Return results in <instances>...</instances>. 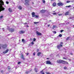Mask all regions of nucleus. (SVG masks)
<instances>
[{"mask_svg": "<svg viewBox=\"0 0 74 74\" xmlns=\"http://www.w3.org/2000/svg\"><path fill=\"white\" fill-rule=\"evenodd\" d=\"M36 18H38V16L37 15H36Z\"/></svg>", "mask_w": 74, "mask_h": 74, "instance_id": "45", "label": "nucleus"}, {"mask_svg": "<svg viewBox=\"0 0 74 74\" xmlns=\"http://www.w3.org/2000/svg\"><path fill=\"white\" fill-rule=\"evenodd\" d=\"M53 0H51L52 1H53Z\"/></svg>", "mask_w": 74, "mask_h": 74, "instance_id": "63", "label": "nucleus"}, {"mask_svg": "<svg viewBox=\"0 0 74 74\" xmlns=\"http://www.w3.org/2000/svg\"><path fill=\"white\" fill-rule=\"evenodd\" d=\"M21 64V62H18V64Z\"/></svg>", "mask_w": 74, "mask_h": 74, "instance_id": "37", "label": "nucleus"}, {"mask_svg": "<svg viewBox=\"0 0 74 74\" xmlns=\"http://www.w3.org/2000/svg\"><path fill=\"white\" fill-rule=\"evenodd\" d=\"M45 12V10H40V12L41 13H44Z\"/></svg>", "mask_w": 74, "mask_h": 74, "instance_id": "12", "label": "nucleus"}, {"mask_svg": "<svg viewBox=\"0 0 74 74\" xmlns=\"http://www.w3.org/2000/svg\"><path fill=\"white\" fill-rule=\"evenodd\" d=\"M62 47V45H60L57 46V47L59 49H60V48Z\"/></svg>", "mask_w": 74, "mask_h": 74, "instance_id": "7", "label": "nucleus"}, {"mask_svg": "<svg viewBox=\"0 0 74 74\" xmlns=\"http://www.w3.org/2000/svg\"><path fill=\"white\" fill-rule=\"evenodd\" d=\"M29 54V53H27V55H28Z\"/></svg>", "mask_w": 74, "mask_h": 74, "instance_id": "48", "label": "nucleus"}, {"mask_svg": "<svg viewBox=\"0 0 74 74\" xmlns=\"http://www.w3.org/2000/svg\"><path fill=\"white\" fill-rule=\"evenodd\" d=\"M59 36L60 37H62V35L61 34H60L59 35Z\"/></svg>", "mask_w": 74, "mask_h": 74, "instance_id": "30", "label": "nucleus"}, {"mask_svg": "<svg viewBox=\"0 0 74 74\" xmlns=\"http://www.w3.org/2000/svg\"><path fill=\"white\" fill-rule=\"evenodd\" d=\"M70 2H74V1H70Z\"/></svg>", "mask_w": 74, "mask_h": 74, "instance_id": "59", "label": "nucleus"}, {"mask_svg": "<svg viewBox=\"0 0 74 74\" xmlns=\"http://www.w3.org/2000/svg\"><path fill=\"white\" fill-rule=\"evenodd\" d=\"M24 24L25 26V27H26L27 26V23H24Z\"/></svg>", "mask_w": 74, "mask_h": 74, "instance_id": "27", "label": "nucleus"}, {"mask_svg": "<svg viewBox=\"0 0 74 74\" xmlns=\"http://www.w3.org/2000/svg\"><path fill=\"white\" fill-rule=\"evenodd\" d=\"M63 59H67V58H63Z\"/></svg>", "mask_w": 74, "mask_h": 74, "instance_id": "52", "label": "nucleus"}, {"mask_svg": "<svg viewBox=\"0 0 74 74\" xmlns=\"http://www.w3.org/2000/svg\"><path fill=\"white\" fill-rule=\"evenodd\" d=\"M70 1H66L67 3H70Z\"/></svg>", "mask_w": 74, "mask_h": 74, "instance_id": "31", "label": "nucleus"}, {"mask_svg": "<svg viewBox=\"0 0 74 74\" xmlns=\"http://www.w3.org/2000/svg\"><path fill=\"white\" fill-rule=\"evenodd\" d=\"M32 4H34V2H32Z\"/></svg>", "mask_w": 74, "mask_h": 74, "instance_id": "58", "label": "nucleus"}, {"mask_svg": "<svg viewBox=\"0 0 74 74\" xmlns=\"http://www.w3.org/2000/svg\"><path fill=\"white\" fill-rule=\"evenodd\" d=\"M25 5H29V0H25Z\"/></svg>", "mask_w": 74, "mask_h": 74, "instance_id": "5", "label": "nucleus"}, {"mask_svg": "<svg viewBox=\"0 0 74 74\" xmlns=\"http://www.w3.org/2000/svg\"><path fill=\"white\" fill-rule=\"evenodd\" d=\"M4 5V2L2 0H0V12L2 10H4L5 8H3L2 5Z\"/></svg>", "mask_w": 74, "mask_h": 74, "instance_id": "1", "label": "nucleus"}, {"mask_svg": "<svg viewBox=\"0 0 74 74\" xmlns=\"http://www.w3.org/2000/svg\"><path fill=\"white\" fill-rule=\"evenodd\" d=\"M64 69H67V67L66 66H65L64 68Z\"/></svg>", "mask_w": 74, "mask_h": 74, "instance_id": "41", "label": "nucleus"}, {"mask_svg": "<svg viewBox=\"0 0 74 74\" xmlns=\"http://www.w3.org/2000/svg\"><path fill=\"white\" fill-rule=\"evenodd\" d=\"M36 39L35 38H34L33 39V41H36Z\"/></svg>", "mask_w": 74, "mask_h": 74, "instance_id": "34", "label": "nucleus"}, {"mask_svg": "<svg viewBox=\"0 0 74 74\" xmlns=\"http://www.w3.org/2000/svg\"><path fill=\"white\" fill-rule=\"evenodd\" d=\"M36 33L38 35V36H41L42 35V34H41V33L38 32V31H36Z\"/></svg>", "mask_w": 74, "mask_h": 74, "instance_id": "9", "label": "nucleus"}, {"mask_svg": "<svg viewBox=\"0 0 74 74\" xmlns=\"http://www.w3.org/2000/svg\"><path fill=\"white\" fill-rule=\"evenodd\" d=\"M6 3L7 4H8L9 3V2L8 1H6Z\"/></svg>", "mask_w": 74, "mask_h": 74, "instance_id": "38", "label": "nucleus"}, {"mask_svg": "<svg viewBox=\"0 0 74 74\" xmlns=\"http://www.w3.org/2000/svg\"><path fill=\"white\" fill-rule=\"evenodd\" d=\"M65 7L66 8H67V7H68V6H66Z\"/></svg>", "mask_w": 74, "mask_h": 74, "instance_id": "55", "label": "nucleus"}, {"mask_svg": "<svg viewBox=\"0 0 74 74\" xmlns=\"http://www.w3.org/2000/svg\"><path fill=\"white\" fill-rule=\"evenodd\" d=\"M47 59H48V58H47Z\"/></svg>", "mask_w": 74, "mask_h": 74, "instance_id": "62", "label": "nucleus"}, {"mask_svg": "<svg viewBox=\"0 0 74 74\" xmlns=\"http://www.w3.org/2000/svg\"><path fill=\"white\" fill-rule=\"evenodd\" d=\"M73 8L74 9V7H73Z\"/></svg>", "mask_w": 74, "mask_h": 74, "instance_id": "64", "label": "nucleus"}, {"mask_svg": "<svg viewBox=\"0 0 74 74\" xmlns=\"http://www.w3.org/2000/svg\"><path fill=\"white\" fill-rule=\"evenodd\" d=\"M7 29L9 30L10 32H14V30H15V29L14 28H10L9 27H8Z\"/></svg>", "mask_w": 74, "mask_h": 74, "instance_id": "3", "label": "nucleus"}, {"mask_svg": "<svg viewBox=\"0 0 74 74\" xmlns=\"http://www.w3.org/2000/svg\"><path fill=\"white\" fill-rule=\"evenodd\" d=\"M53 32L54 34H56V31H53Z\"/></svg>", "mask_w": 74, "mask_h": 74, "instance_id": "36", "label": "nucleus"}, {"mask_svg": "<svg viewBox=\"0 0 74 74\" xmlns=\"http://www.w3.org/2000/svg\"><path fill=\"white\" fill-rule=\"evenodd\" d=\"M60 44H63V42H61Z\"/></svg>", "mask_w": 74, "mask_h": 74, "instance_id": "53", "label": "nucleus"}, {"mask_svg": "<svg viewBox=\"0 0 74 74\" xmlns=\"http://www.w3.org/2000/svg\"><path fill=\"white\" fill-rule=\"evenodd\" d=\"M69 37L67 38L66 39V40H69Z\"/></svg>", "mask_w": 74, "mask_h": 74, "instance_id": "47", "label": "nucleus"}, {"mask_svg": "<svg viewBox=\"0 0 74 74\" xmlns=\"http://www.w3.org/2000/svg\"><path fill=\"white\" fill-rule=\"evenodd\" d=\"M46 73L47 74H51L49 72H46Z\"/></svg>", "mask_w": 74, "mask_h": 74, "instance_id": "33", "label": "nucleus"}, {"mask_svg": "<svg viewBox=\"0 0 74 74\" xmlns=\"http://www.w3.org/2000/svg\"><path fill=\"white\" fill-rule=\"evenodd\" d=\"M63 63L65 64H68V62H67L64 61V63Z\"/></svg>", "mask_w": 74, "mask_h": 74, "instance_id": "26", "label": "nucleus"}, {"mask_svg": "<svg viewBox=\"0 0 74 74\" xmlns=\"http://www.w3.org/2000/svg\"><path fill=\"white\" fill-rule=\"evenodd\" d=\"M31 71H27L25 73V74H28V73H29V72H30Z\"/></svg>", "mask_w": 74, "mask_h": 74, "instance_id": "20", "label": "nucleus"}, {"mask_svg": "<svg viewBox=\"0 0 74 74\" xmlns=\"http://www.w3.org/2000/svg\"><path fill=\"white\" fill-rule=\"evenodd\" d=\"M37 52H38L39 51V49H37Z\"/></svg>", "mask_w": 74, "mask_h": 74, "instance_id": "51", "label": "nucleus"}, {"mask_svg": "<svg viewBox=\"0 0 74 74\" xmlns=\"http://www.w3.org/2000/svg\"><path fill=\"white\" fill-rule=\"evenodd\" d=\"M7 45H3V44H0V49H1V47H2L3 48V49H5L7 48Z\"/></svg>", "mask_w": 74, "mask_h": 74, "instance_id": "2", "label": "nucleus"}, {"mask_svg": "<svg viewBox=\"0 0 74 74\" xmlns=\"http://www.w3.org/2000/svg\"><path fill=\"white\" fill-rule=\"evenodd\" d=\"M8 71H9V72H11V71H10V70H11V67H10V66H8Z\"/></svg>", "mask_w": 74, "mask_h": 74, "instance_id": "15", "label": "nucleus"}, {"mask_svg": "<svg viewBox=\"0 0 74 74\" xmlns=\"http://www.w3.org/2000/svg\"><path fill=\"white\" fill-rule=\"evenodd\" d=\"M49 21V22H52V21L51 20H50Z\"/></svg>", "mask_w": 74, "mask_h": 74, "instance_id": "60", "label": "nucleus"}, {"mask_svg": "<svg viewBox=\"0 0 74 74\" xmlns=\"http://www.w3.org/2000/svg\"><path fill=\"white\" fill-rule=\"evenodd\" d=\"M22 41L23 42V43H26V41H25V40L24 39H22Z\"/></svg>", "mask_w": 74, "mask_h": 74, "instance_id": "16", "label": "nucleus"}, {"mask_svg": "<svg viewBox=\"0 0 74 74\" xmlns=\"http://www.w3.org/2000/svg\"><path fill=\"white\" fill-rule=\"evenodd\" d=\"M69 60L70 61H71V59H69Z\"/></svg>", "mask_w": 74, "mask_h": 74, "instance_id": "54", "label": "nucleus"}, {"mask_svg": "<svg viewBox=\"0 0 74 74\" xmlns=\"http://www.w3.org/2000/svg\"><path fill=\"white\" fill-rule=\"evenodd\" d=\"M46 64H51L52 65L53 64H52V63L50 62V61H47L46 62Z\"/></svg>", "mask_w": 74, "mask_h": 74, "instance_id": "6", "label": "nucleus"}, {"mask_svg": "<svg viewBox=\"0 0 74 74\" xmlns=\"http://www.w3.org/2000/svg\"><path fill=\"white\" fill-rule=\"evenodd\" d=\"M58 5L59 6H60V5L62 6V5H63V4L62 3L59 2L58 3Z\"/></svg>", "mask_w": 74, "mask_h": 74, "instance_id": "8", "label": "nucleus"}, {"mask_svg": "<svg viewBox=\"0 0 74 74\" xmlns=\"http://www.w3.org/2000/svg\"><path fill=\"white\" fill-rule=\"evenodd\" d=\"M50 26V25H48V27H49V26Z\"/></svg>", "mask_w": 74, "mask_h": 74, "instance_id": "57", "label": "nucleus"}, {"mask_svg": "<svg viewBox=\"0 0 74 74\" xmlns=\"http://www.w3.org/2000/svg\"><path fill=\"white\" fill-rule=\"evenodd\" d=\"M21 58L22 59H23V60H25V58H24V57H23V55H21Z\"/></svg>", "mask_w": 74, "mask_h": 74, "instance_id": "24", "label": "nucleus"}, {"mask_svg": "<svg viewBox=\"0 0 74 74\" xmlns=\"http://www.w3.org/2000/svg\"><path fill=\"white\" fill-rule=\"evenodd\" d=\"M41 53V52H38V53L37 55L38 56H39L40 55V54Z\"/></svg>", "mask_w": 74, "mask_h": 74, "instance_id": "19", "label": "nucleus"}, {"mask_svg": "<svg viewBox=\"0 0 74 74\" xmlns=\"http://www.w3.org/2000/svg\"><path fill=\"white\" fill-rule=\"evenodd\" d=\"M69 12H67L66 13H65V15H69Z\"/></svg>", "mask_w": 74, "mask_h": 74, "instance_id": "17", "label": "nucleus"}, {"mask_svg": "<svg viewBox=\"0 0 74 74\" xmlns=\"http://www.w3.org/2000/svg\"><path fill=\"white\" fill-rule=\"evenodd\" d=\"M59 14V12H57V13H53V15H56V14Z\"/></svg>", "mask_w": 74, "mask_h": 74, "instance_id": "25", "label": "nucleus"}, {"mask_svg": "<svg viewBox=\"0 0 74 74\" xmlns=\"http://www.w3.org/2000/svg\"><path fill=\"white\" fill-rule=\"evenodd\" d=\"M63 32V30H62L60 31V32L62 33V32Z\"/></svg>", "mask_w": 74, "mask_h": 74, "instance_id": "43", "label": "nucleus"}, {"mask_svg": "<svg viewBox=\"0 0 74 74\" xmlns=\"http://www.w3.org/2000/svg\"><path fill=\"white\" fill-rule=\"evenodd\" d=\"M62 15V14H58V15H59V16H60L61 15Z\"/></svg>", "mask_w": 74, "mask_h": 74, "instance_id": "39", "label": "nucleus"}, {"mask_svg": "<svg viewBox=\"0 0 74 74\" xmlns=\"http://www.w3.org/2000/svg\"><path fill=\"white\" fill-rule=\"evenodd\" d=\"M71 7V5H69V6H68V7Z\"/></svg>", "mask_w": 74, "mask_h": 74, "instance_id": "49", "label": "nucleus"}, {"mask_svg": "<svg viewBox=\"0 0 74 74\" xmlns=\"http://www.w3.org/2000/svg\"><path fill=\"white\" fill-rule=\"evenodd\" d=\"M56 3H55V2L53 3V5L54 7H55V6H56Z\"/></svg>", "mask_w": 74, "mask_h": 74, "instance_id": "18", "label": "nucleus"}, {"mask_svg": "<svg viewBox=\"0 0 74 74\" xmlns=\"http://www.w3.org/2000/svg\"><path fill=\"white\" fill-rule=\"evenodd\" d=\"M73 27H74V25H73Z\"/></svg>", "mask_w": 74, "mask_h": 74, "instance_id": "61", "label": "nucleus"}, {"mask_svg": "<svg viewBox=\"0 0 74 74\" xmlns=\"http://www.w3.org/2000/svg\"><path fill=\"white\" fill-rule=\"evenodd\" d=\"M8 51H9V50L8 49H7L5 51H4L3 52V53H7Z\"/></svg>", "mask_w": 74, "mask_h": 74, "instance_id": "10", "label": "nucleus"}, {"mask_svg": "<svg viewBox=\"0 0 74 74\" xmlns=\"http://www.w3.org/2000/svg\"><path fill=\"white\" fill-rule=\"evenodd\" d=\"M1 73H3L4 72V71H3V70H1Z\"/></svg>", "mask_w": 74, "mask_h": 74, "instance_id": "40", "label": "nucleus"}, {"mask_svg": "<svg viewBox=\"0 0 74 74\" xmlns=\"http://www.w3.org/2000/svg\"><path fill=\"white\" fill-rule=\"evenodd\" d=\"M34 70H35V71L36 73H37V72H38V70H37L35 68Z\"/></svg>", "mask_w": 74, "mask_h": 74, "instance_id": "21", "label": "nucleus"}, {"mask_svg": "<svg viewBox=\"0 0 74 74\" xmlns=\"http://www.w3.org/2000/svg\"><path fill=\"white\" fill-rule=\"evenodd\" d=\"M24 33H25V31L23 30L21 31H20L19 32V33H20V34H22Z\"/></svg>", "mask_w": 74, "mask_h": 74, "instance_id": "11", "label": "nucleus"}, {"mask_svg": "<svg viewBox=\"0 0 74 74\" xmlns=\"http://www.w3.org/2000/svg\"><path fill=\"white\" fill-rule=\"evenodd\" d=\"M43 71H40V73H41V74H44V72H42Z\"/></svg>", "mask_w": 74, "mask_h": 74, "instance_id": "28", "label": "nucleus"}, {"mask_svg": "<svg viewBox=\"0 0 74 74\" xmlns=\"http://www.w3.org/2000/svg\"><path fill=\"white\" fill-rule=\"evenodd\" d=\"M32 17H34V16H35V13L33 12L32 13Z\"/></svg>", "mask_w": 74, "mask_h": 74, "instance_id": "13", "label": "nucleus"}, {"mask_svg": "<svg viewBox=\"0 0 74 74\" xmlns=\"http://www.w3.org/2000/svg\"><path fill=\"white\" fill-rule=\"evenodd\" d=\"M8 10L10 12H11L12 11V9H11V8H9Z\"/></svg>", "mask_w": 74, "mask_h": 74, "instance_id": "14", "label": "nucleus"}, {"mask_svg": "<svg viewBox=\"0 0 74 74\" xmlns=\"http://www.w3.org/2000/svg\"><path fill=\"white\" fill-rule=\"evenodd\" d=\"M57 63H60L61 64V63H64V61L63 60H59L57 61Z\"/></svg>", "mask_w": 74, "mask_h": 74, "instance_id": "4", "label": "nucleus"}, {"mask_svg": "<svg viewBox=\"0 0 74 74\" xmlns=\"http://www.w3.org/2000/svg\"><path fill=\"white\" fill-rule=\"evenodd\" d=\"M70 55H73V53H70Z\"/></svg>", "mask_w": 74, "mask_h": 74, "instance_id": "42", "label": "nucleus"}, {"mask_svg": "<svg viewBox=\"0 0 74 74\" xmlns=\"http://www.w3.org/2000/svg\"><path fill=\"white\" fill-rule=\"evenodd\" d=\"M18 8L19 10H22V7L21 6H19L18 7Z\"/></svg>", "mask_w": 74, "mask_h": 74, "instance_id": "22", "label": "nucleus"}, {"mask_svg": "<svg viewBox=\"0 0 74 74\" xmlns=\"http://www.w3.org/2000/svg\"><path fill=\"white\" fill-rule=\"evenodd\" d=\"M34 23V24H37V23H39L38 22H35Z\"/></svg>", "mask_w": 74, "mask_h": 74, "instance_id": "29", "label": "nucleus"}, {"mask_svg": "<svg viewBox=\"0 0 74 74\" xmlns=\"http://www.w3.org/2000/svg\"><path fill=\"white\" fill-rule=\"evenodd\" d=\"M3 16H1L0 17V19H1V18H3Z\"/></svg>", "mask_w": 74, "mask_h": 74, "instance_id": "32", "label": "nucleus"}, {"mask_svg": "<svg viewBox=\"0 0 74 74\" xmlns=\"http://www.w3.org/2000/svg\"><path fill=\"white\" fill-rule=\"evenodd\" d=\"M42 1L44 3H45V0H42Z\"/></svg>", "mask_w": 74, "mask_h": 74, "instance_id": "35", "label": "nucleus"}, {"mask_svg": "<svg viewBox=\"0 0 74 74\" xmlns=\"http://www.w3.org/2000/svg\"><path fill=\"white\" fill-rule=\"evenodd\" d=\"M33 55H36V53H33Z\"/></svg>", "mask_w": 74, "mask_h": 74, "instance_id": "46", "label": "nucleus"}, {"mask_svg": "<svg viewBox=\"0 0 74 74\" xmlns=\"http://www.w3.org/2000/svg\"><path fill=\"white\" fill-rule=\"evenodd\" d=\"M27 27H29V26L27 25Z\"/></svg>", "mask_w": 74, "mask_h": 74, "instance_id": "56", "label": "nucleus"}, {"mask_svg": "<svg viewBox=\"0 0 74 74\" xmlns=\"http://www.w3.org/2000/svg\"><path fill=\"white\" fill-rule=\"evenodd\" d=\"M69 19H71V17H70L69 18Z\"/></svg>", "mask_w": 74, "mask_h": 74, "instance_id": "50", "label": "nucleus"}, {"mask_svg": "<svg viewBox=\"0 0 74 74\" xmlns=\"http://www.w3.org/2000/svg\"><path fill=\"white\" fill-rule=\"evenodd\" d=\"M31 44H32V45H33V44H34V42H32L31 43Z\"/></svg>", "mask_w": 74, "mask_h": 74, "instance_id": "44", "label": "nucleus"}, {"mask_svg": "<svg viewBox=\"0 0 74 74\" xmlns=\"http://www.w3.org/2000/svg\"><path fill=\"white\" fill-rule=\"evenodd\" d=\"M57 26H56V25H53V29H54V28H56V27Z\"/></svg>", "mask_w": 74, "mask_h": 74, "instance_id": "23", "label": "nucleus"}]
</instances>
